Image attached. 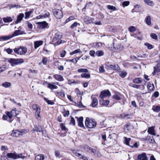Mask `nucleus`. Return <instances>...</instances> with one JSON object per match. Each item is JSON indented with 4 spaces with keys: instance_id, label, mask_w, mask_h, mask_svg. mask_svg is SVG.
I'll list each match as a JSON object with an SVG mask.
<instances>
[{
    "instance_id": "9d476101",
    "label": "nucleus",
    "mask_w": 160,
    "mask_h": 160,
    "mask_svg": "<svg viewBox=\"0 0 160 160\" xmlns=\"http://www.w3.org/2000/svg\"><path fill=\"white\" fill-rule=\"evenodd\" d=\"M52 35H53V38L52 40L53 42H54L61 38V35L60 32H52Z\"/></svg>"
},
{
    "instance_id": "f8f14e48",
    "label": "nucleus",
    "mask_w": 160,
    "mask_h": 160,
    "mask_svg": "<svg viewBox=\"0 0 160 160\" xmlns=\"http://www.w3.org/2000/svg\"><path fill=\"white\" fill-rule=\"evenodd\" d=\"M76 118L77 119L78 126L81 128H83L84 129L85 128L83 123V118L81 117L80 118L76 117Z\"/></svg>"
},
{
    "instance_id": "c756f323",
    "label": "nucleus",
    "mask_w": 160,
    "mask_h": 160,
    "mask_svg": "<svg viewBox=\"0 0 160 160\" xmlns=\"http://www.w3.org/2000/svg\"><path fill=\"white\" fill-rule=\"evenodd\" d=\"M147 88L150 91H152L154 89V86L153 83L148 82L147 85Z\"/></svg>"
},
{
    "instance_id": "09e8293b",
    "label": "nucleus",
    "mask_w": 160,
    "mask_h": 160,
    "mask_svg": "<svg viewBox=\"0 0 160 160\" xmlns=\"http://www.w3.org/2000/svg\"><path fill=\"white\" fill-rule=\"evenodd\" d=\"M148 139L147 140V142H149L151 143H153L155 141L152 136H149Z\"/></svg>"
},
{
    "instance_id": "de8ad7c7",
    "label": "nucleus",
    "mask_w": 160,
    "mask_h": 160,
    "mask_svg": "<svg viewBox=\"0 0 160 160\" xmlns=\"http://www.w3.org/2000/svg\"><path fill=\"white\" fill-rule=\"evenodd\" d=\"M107 8L109 10H112L114 11L116 10V8L115 7L110 5H108L107 6Z\"/></svg>"
},
{
    "instance_id": "8fccbe9b",
    "label": "nucleus",
    "mask_w": 160,
    "mask_h": 160,
    "mask_svg": "<svg viewBox=\"0 0 160 160\" xmlns=\"http://www.w3.org/2000/svg\"><path fill=\"white\" fill-rule=\"evenodd\" d=\"M99 70L100 73H103L105 71L104 69V67L102 65H101L99 68Z\"/></svg>"
},
{
    "instance_id": "20e7f679",
    "label": "nucleus",
    "mask_w": 160,
    "mask_h": 160,
    "mask_svg": "<svg viewBox=\"0 0 160 160\" xmlns=\"http://www.w3.org/2000/svg\"><path fill=\"white\" fill-rule=\"evenodd\" d=\"M32 108L33 110L35 111V116L38 120H41V117L40 115L41 109L40 107L37 104H33L32 105Z\"/></svg>"
},
{
    "instance_id": "052dcab7",
    "label": "nucleus",
    "mask_w": 160,
    "mask_h": 160,
    "mask_svg": "<svg viewBox=\"0 0 160 160\" xmlns=\"http://www.w3.org/2000/svg\"><path fill=\"white\" fill-rule=\"evenodd\" d=\"M55 154L57 157L60 158L62 157V155L61 154L60 152L58 151L56 152Z\"/></svg>"
},
{
    "instance_id": "412c9836",
    "label": "nucleus",
    "mask_w": 160,
    "mask_h": 160,
    "mask_svg": "<svg viewBox=\"0 0 160 160\" xmlns=\"http://www.w3.org/2000/svg\"><path fill=\"white\" fill-rule=\"evenodd\" d=\"M12 38V36L11 35L2 36L0 37V40L2 41H6L9 40Z\"/></svg>"
},
{
    "instance_id": "ddd939ff",
    "label": "nucleus",
    "mask_w": 160,
    "mask_h": 160,
    "mask_svg": "<svg viewBox=\"0 0 160 160\" xmlns=\"http://www.w3.org/2000/svg\"><path fill=\"white\" fill-rule=\"evenodd\" d=\"M137 160H148L146 154L145 153H142L138 155Z\"/></svg>"
},
{
    "instance_id": "a18cd8bd",
    "label": "nucleus",
    "mask_w": 160,
    "mask_h": 160,
    "mask_svg": "<svg viewBox=\"0 0 160 160\" xmlns=\"http://www.w3.org/2000/svg\"><path fill=\"white\" fill-rule=\"evenodd\" d=\"M96 54L97 56H101L104 55V52L102 51H98L96 52Z\"/></svg>"
},
{
    "instance_id": "58836bf2",
    "label": "nucleus",
    "mask_w": 160,
    "mask_h": 160,
    "mask_svg": "<svg viewBox=\"0 0 160 160\" xmlns=\"http://www.w3.org/2000/svg\"><path fill=\"white\" fill-rule=\"evenodd\" d=\"M81 77L82 78H90V74L86 73H82L81 74Z\"/></svg>"
},
{
    "instance_id": "3c124183",
    "label": "nucleus",
    "mask_w": 160,
    "mask_h": 160,
    "mask_svg": "<svg viewBox=\"0 0 160 160\" xmlns=\"http://www.w3.org/2000/svg\"><path fill=\"white\" fill-rule=\"evenodd\" d=\"M69 123H70V125H72V124L73 126H75V120L74 118L73 117H72L71 118V121Z\"/></svg>"
},
{
    "instance_id": "c85d7f7f",
    "label": "nucleus",
    "mask_w": 160,
    "mask_h": 160,
    "mask_svg": "<svg viewBox=\"0 0 160 160\" xmlns=\"http://www.w3.org/2000/svg\"><path fill=\"white\" fill-rule=\"evenodd\" d=\"M50 15V13L49 12H47L46 13L43 14V15L41 14L38 17V19H40L41 18H46L48 17Z\"/></svg>"
},
{
    "instance_id": "2eb2a0df",
    "label": "nucleus",
    "mask_w": 160,
    "mask_h": 160,
    "mask_svg": "<svg viewBox=\"0 0 160 160\" xmlns=\"http://www.w3.org/2000/svg\"><path fill=\"white\" fill-rule=\"evenodd\" d=\"M53 77L56 80L62 82L64 80L62 76L61 75L56 74L54 75Z\"/></svg>"
},
{
    "instance_id": "aec40b11",
    "label": "nucleus",
    "mask_w": 160,
    "mask_h": 160,
    "mask_svg": "<svg viewBox=\"0 0 160 160\" xmlns=\"http://www.w3.org/2000/svg\"><path fill=\"white\" fill-rule=\"evenodd\" d=\"M3 22L5 23H9L12 22L13 19L10 17H6L2 18Z\"/></svg>"
},
{
    "instance_id": "4c0bfd02",
    "label": "nucleus",
    "mask_w": 160,
    "mask_h": 160,
    "mask_svg": "<svg viewBox=\"0 0 160 160\" xmlns=\"http://www.w3.org/2000/svg\"><path fill=\"white\" fill-rule=\"evenodd\" d=\"M100 103L102 105H107L109 103V101L108 100H103L102 101H100Z\"/></svg>"
},
{
    "instance_id": "603ef678",
    "label": "nucleus",
    "mask_w": 160,
    "mask_h": 160,
    "mask_svg": "<svg viewBox=\"0 0 160 160\" xmlns=\"http://www.w3.org/2000/svg\"><path fill=\"white\" fill-rule=\"evenodd\" d=\"M0 68L2 70V72H3L5 71L7 68V66L6 65H3L1 67H0Z\"/></svg>"
},
{
    "instance_id": "37998d69",
    "label": "nucleus",
    "mask_w": 160,
    "mask_h": 160,
    "mask_svg": "<svg viewBox=\"0 0 160 160\" xmlns=\"http://www.w3.org/2000/svg\"><path fill=\"white\" fill-rule=\"evenodd\" d=\"M95 48H99L102 46V43L100 42H96L93 44Z\"/></svg>"
},
{
    "instance_id": "e433bc0d",
    "label": "nucleus",
    "mask_w": 160,
    "mask_h": 160,
    "mask_svg": "<svg viewBox=\"0 0 160 160\" xmlns=\"http://www.w3.org/2000/svg\"><path fill=\"white\" fill-rule=\"evenodd\" d=\"M142 82V79L140 78H137L133 80V83H140Z\"/></svg>"
},
{
    "instance_id": "dca6fc26",
    "label": "nucleus",
    "mask_w": 160,
    "mask_h": 160,
    "mask_svg": "<svg viewBox=\"0 0 160 160\" xmlns=\"http://www.w3.org/2000/svg\"><path fill=\"white\" fill-rule=\"evenodd\" d=\"M108 69H111L112 70H115L118 71L120 70V68L118 65H109L107 66V68Z\"/></svg>"
},
{
    "instance_id": "6ab92c4d",
    "label": "nucleus",
    "mask_w": 160,
    "mask_h": 160,
    "mask_svg": "<svg viewBox=\"0 0 160 160\" xmlns=\"http://www.w3.org/2000/svg\"><path fill=\"white\" fill-rule=\"evenodd\" d=\"M84 22L87 24H89L91 23H93V18H90L88 17H85L84 19Z\"/></svg>"
},
{
    "instance_id": "680f3d73",
    "label": "nucleus",
    "mask_w": 160,
    "mask_h": 160,
    "mask_svg": "<svg viewBox=\"0 0 160 160\" xmlns=\"http://www.w3.org/2000/svg\"><path fill=\"white\" fill-rule=\"evenodd\" d=\"M62 130L63 131H65L67 130V128L63 123H61L60 124Z\"/></svg>"
},
{
    "instance_id": "6e6552de",
    "label": "nucleus",
    "mask_w": 160,
    "mask_h": 160,
    "mask_svg": "<svg viewBox=\"0 0 160 160\" xmlns=\"http://www.w3.org/2000/svg\"><path fill=\"white\" fill-rule=\"evenodd\" d=\"M7 156L8 158L15 159L19 158H22V155L21 154H17L15 153H7Z\"/></svg>"
},
{
    "instance_id": "a19ab883",
    "label": "nucleus",
    "mask_w": 160,
    "mask_h": 160,
    "mask_svg": "<svg viewBox=\"0 0 160 160\" xmlns=\"http://www.w3.org/2000/svg\"><path fill=\"white\" fill-rule=\"evenodd\" d=\"M78 53H82V51L79 49H78L74 50V51L71 52L70 53V55H72Z\"/></svg>"
},
{
    "instance_id": "c03bdc74",
    "label": "nucleus",
    "mask_w": 160,
    "mask_h": 160,
    "mask_svg": "<svg viewBox=\"0 0 160 160\" xmlns=\"http://www.w3.org/2000/svg\"><path fill=\"white\" fill-rule=\"evenodd\" d=\"M124 138L125 144L127 145L130 146L129 144V142L131 140V138H127L126 137H124Z\"/></svg>"
},
{
    "instance_id": "1a4fd4ad",
    "label": "nucleus",
    "mask_w": 160,
    "mask_h": 160,
    "mask_svg": "<svg viewBox=\"0 0 160 160\" xmlns=\"http://www.w3.org/2000/svg\"><path fill=\"white\" fill-rule=\"evenodd\" d=\"M38 27L40 29H43L48 28V24L46 21L38 22L37 23Z\"/></svg>"
},
{
    "instance_id": "f3484780",
    "label": "nucleus",
    "mask_w": 160,
    "mask_h": 160,
    "mask_svg": "<svg viewBox=\"0 0 160 160\" xmlns=\"http://www.w3.org/2000/svg\"><path fill=\"white\" fill-rule=\"evenodd\" d=\"M155 127L153 126L149 127L148 128V132L149 134L153 135H155L156 133L154 130Z\"/></svg>"
},
{
    "instance_id": "0e129e2a",
    "label": "nucleus",
    "mask_w": 160,
    "mask_h": 160,
    "mask_svg": "<svg viewBox=\"0 0 160 160\" xmlns=\"http://www.w3.org/2000/svg\"><path fill=\"white\" fill-rule=\"evenodd\" d=\"M150 36H151V37L153 39L156 40L157 39V36L155 33H152L151 34Z\"/></svg>"
},
{
    "instance_id": "f257e3e1",
    "label": "nucleus",
    "mask_w": 160,
    "mask_h": 160,
    "mask_svg": "<svg viewBox=\"0 0 160 160\" xmlns=\"http://www.w3.org/2000/svg\"><path fill=\"white\" fill-rule=\"evenodd\" d=\"M28 132V130L26 129L16 130L12 131L11 135L14 137H18L24 135Z\"/></svg>"
},
{
    "instance_id": "f03ea898",
    "label": "nucleus",
    "mask_w": 160,
    "mask_h": 160,
    "mask_svg": "<svg viewBox=\"0 0 160 160\" xmlns=\"http://www.w3.org/2000/svg\"><path fill=\"white\" fill-rule=\"evenodd\" d=\"M97 122L94 119H90L87 118L85 120V125L88 128H91L96 127Z\"/></svg>"
},
{
    "instance_id": "423d86ee",
    "label": "nucleus",
    "mask_w": 160,
    "mask_h": 160,
    "mask_svg": "<svg viewBox=\"0 0 160 160\" xmlns=\"http://www.w3.org/2000/svg\"><path fill=\"white\" fill-rule=\"evenodd\" d=\"M6 115H4L2 116V118L4 120H7L9 122H11L13 120V116L11 113L10 111H8L5 112Z\"/></svg>"
},
{
    "instance_id": "4468645a",
    "label": "nucleus",
    "mask_w": 160,
    "mask_h": 160,
    "mask_svg": "<svg viewBox=\"0 0 160 160\" xmlns=\"http://www.w3.org/2000/svg\"><path fill=\"white\" fill-rule=\"evenodd\" d=\"M24 33V31H21L20 30H15L13 34L12 35V38L17 36L19 35L23 34Z\"/></svg>"
},
{
    "instance_id": "cd10ccee",
    "label": "nucleus",
    "mask_w": 160,
    "mask_h": 160,
    "mask_svg": "<svg viewBox=\"0 0 160 160\" xmlns=\"http://www.w3.org/2000/svg\"><path fill=\"white\" fill-rule=\"evenodd\" d=\"M11 84L10 82H5L2 84V86L5 88H8L11 86Z\"/></svg>"
},
{
    "instance_id": "4be33fe9",
    "label": "nucleus",
    "mask_w": 160,
    "mask_h": 160,
    "mask_svg": "<svg viewBox=\"0 0 160 160\" xmlns=\"http://www.w3.org/2000/svg\"><path fill=\"white\" fill-rule=\"evenodd\" d=\"M24 16V14L23 13L20 14L18 17L17 19L15 22L16 23H18L22 19Z\"/></svg>"
},
{
    "instance_id": "b1692460",
    "label": "nucleus",
    "mask_w": 160,
    "mask_h": 160,
    "mask_svg": "<svg viewBox=\"0 0 160 160\" xmlns=\"http://www.w3.org/2000/svg\"><path fill=\"white\" fill-rule=\"evenodd\" d=\"M74 155L77 157H79L80 158H82L84 160H85L87 159V158L86 157L83 156L81 153H78L76 152H74Z\"/></svg>"
},
{
    "instance_id": "338daca9",
    "label": "nucleus",
    "mask_w": 160,
    "mask_h": 160,
    "mask_svg": "<svg viewBox=\"0 0 160 160\" xmlns=\"http://www.w3.org/2000/svg\"><path fill=\"white\" fill-rule=\"evenodd\" d=\"M5 51L8 54H10L13 52L12 49L10 48H8L6 49Z\"/></svg>"
},
{
    "instance_id": "5fc2aeb1",
    "label": "nucleus",
    "mask_w": 160,
    "mask_h": 160,
    "mask_svg": "<svg viewBox=\"0 0 160 160\" xmlns=\"http://www.w3.org/2000/svg\"><path fill=\"white\" fill-rule=\"evenodd\" d=\"M130 3V2L128 1H125L123 2L122 3V6L124 7L125 6H128Z\"/></svg>"
},
{
    "instance_id": "4d7b16f0",
    "label": "nucleus",
    "mask_w": 160,
    "mask_h": 160,
    "mask_svg": "<svg viewBox=\"0 0 160 160\" xmlns=\"http://www.w3.org/2000/svg\"><path fill=\"white\" fill-rule=\"evenodd\" d=\"M36 128V129H33V130L34 131V132L37 131V132H41L42 131V128L39 126L38 127H37Z\"/></svg>"
},
{
    "instance_id": "393cba45",
    "label": "nucleus",
    "mask_w": 160,
    "mask_h": 160,
    "mask_svg": "<svg viewBox=\"0 0 160 160\" xmlns=\"http://www.w3.org/2000/svg\"><path fill=\"white\" fill-rule=\"evenodd\" d=\"M98 104V100L97 98H94L92 99V106L93 107H95Z\"/></svg>"
},
{
    "instance_id": "bf43d9fd",
    "label": "nucleus",
    "mask_w": 160,
    "mask_h": 160,
    "mask_svg": "<svg viewBox=\"0 0 160 160\" xmlns=\"http://www.w3.org/2000/svg\"><path fill=\"white\" fill-rule=\"evenodd\" d=\"M57 93L58 95L60 96L62 98H64L65 97V94L64 92H57Z\"/></svg>"
},
{
    "instance_id": "13d9d810",
    "label": "nucleus",
    "mask_w": 160,
    "mask_h": 160,
    "mask_svg": "<svg viewBox=\"0 0 160 160\" xmlns=\"http://www.w3.org/2000/svg\"><path fill=\"white\" fill-rule=\"evenodd\" d=\"M128 30L130 32H133L135 31L136 29L134 27L132 26L129 28Z\"/></svg>"
},
{
    "instance_id": "473e14b6",
    "label": "nucleus",
    "mask_w": 160,
    "mask_h": 160,
    "mask_svg": "<svg viewBox=\"0 0 160 160\" xmlns=\"http://www.w3.org/2000/svg\"><path fill=\"white\" fill-rule=\"evenodd\" d=\"M152 109L155 112H158L160 111V107L158 106H153Z\"/></svg>"
},
{
    "instance_id": "69168bd1",
    "label": "nucleus",
    "mask_w": 160,
    "mask_h": 160,
    "mask_svg": "<svg viewBox=\"0 0 160 160\" xmlns=\"http://www.w3.org/2000/svg\"><path fill=\"white\" fill-rule=\"evenodd\" d=\"M83 149L85 150L88 149L89 150H92V149L91 148L89 147L86 145H84V146H83Z\"/></svg>"
},
{
    "instance_id": "6e6d98bb",
    "label": "nucleus",
    "mask_w": 160,
    "mask_h": 160,
    "mask_svg": "<svg viewBox=\"0 0 160 160\" xmlns=\"http://www.w3.org/2000/svg\"><path fill=\"white\" fill-rule=\"evenodd\" d=\"M78 24H79V23H78L77 22H74L70 26V28L71 29H73L77 27Z\"/></svg>"
},
{
    "instance_id": "c9c22d12",
    "label": "nucleus",
    "mask_w": 160,
    "mask_h": 160,
    "mask_svg": "<svg viewBox=\"0 0 160 160\" xmlns=\"http://www.w3.org/2000/svg\"><path fill=\"white\" fill-rule=\"evenodd\" d=\"M119 74L121 77L124 78L127 75V73L125 71H122L119 72Z\"/></svg>"
},
{
    "instance_id": "a211bd4d",
    "label": "nucleus",
    "mask_w": 160,
    "mask_h": 160,
    "mask_svg": "<svg viewBox=\"0 0 160 160\" xmlns=\"http://www.w3.org/2000/svg\"><path fill=\"white\" fill-rule=\"evenodd\" d=\"M43 42L42 41H37L34 42V48L37 49L38 48L42 45Z\"/></svg>"
},
{
    "instance_id": "bb28decb",
    "label": "nucleus",
    "mask_w": 160,
    "mask_h": 160,
    "mask_svg": "<svg viewBox=\"0 0 160 160\" xmlns=\"http://www.w3.org/2000/svg\"><path fill=\"white\" fill-rule=\"evenodd\" d=\"M33 12V9H31L28 12H27L25 13V18L26 19L28 18H29L30 16L31 15V14Z\"/></svg>"
},
{
    "instance_id": "e2e57ef3",
    "label": "nucleus",
    "mask_w": 160,
    "mask_h": 160,
    "mask_svg": "<svg viewBox=\"0 0 160 160\" xmlns=\"http://www.w3.org/2000/svg\"><path fill=\"white\" fill-rule=\"evenodd\" d=\"M144 1L148 5L151 6L153 4L152 1L149 0H144Z\"/></svg>"
},
{
    "instance_id": "a878e982",
    "label": "nucleus",
    "mask_w": 160,
    "mask_h": 160,
    "mask_svg": "<svg viewBox=\"0 0 160 160\" xmlns=\"http://www.w3.org/2000/svg\"><path fill=\"white\" fill-rule=\"evenodd\" d=\"M113 47L118 52L121 50L123 48V46L120 44H117L115 45H114Z\"/></svg>"
},
{
    "instance_id": "ea45409f",
    "label": "nucleus",
    "mask_w": 160,
    "mask_h": 160,
    "mask_svg": "<svg viewBox=\"0 0 160 160\" xmlns=\"http://www.w3.org/2000/svg\"><path fill=\"white\" fill-rule=\"evenodd\" d=\"M146 23L148 25H150L151 24V18L149 16L147 17L145 19Z\"/></svg>"
},
{
    "instance_id": "7c9ffc66",
    "label": "nucleus",
    "mask_w": 160,
    "mask_h": 160,
    "mask_svg": "<svg viewBox=\"0 0 160 160\" xmlns=\"http://www.w3.org/2000/svg\"><path fill=\"white\" fill-rule=\"evenodd\" d=\"M10 112L13 117H15L17 116L19 114L18 112L16 110V109L15 108L13 109Z\"/></svg>"
},
{
    "instance_id": "2f4dec72",
    "label": "nucleus",
    "mask_w": 160,
    "mask_h": 160,
    "mask_svg": "<svg viewBox=\"0 0 160 160\" xmlns=\"http://www.w3.org/2000/svg\"><path fill=\"white\" fill-rule=\"evenodd\" d=\"M47 84L48 85V87L51 89H57L58 88L57 86L52 84H51L49 83H47Z\"/></svg>"
},
{
    "instance_id": "79ce46f5",
    "label": "nucleus",
    "mask_w": 160,
    "mask_h": 160,
    "mask_svg": "<svg viewBox=\"0 0 160 160\" xmlns=\"http://www.w3.org/2000/svg\"><path fill=\"white\" fill-rule=\"evenodd\" d=\"M78 72H85L87 73L88 72V70L86 68H80L78 70Z\"/></svg>"
},
{
    "instance_id": "774afa93",
    "label": "nucleus",
    "mask_w": 160,
    "mask_h": 160,
    "mask_svg": "<svg viewBox=\"0 0 160 160\" xmlns=\"http://www.w3.org/2000/svg\"><path fill=\"white\" fill-rule=\"evenodd\" d=\"M93 5V2H90L87 3L85 6V8H88L91 7Z\"/></svg>"
},
{
    "instance_id": "9b49d317",
    "label": "nucleus",
    "mask_w": 160,
    "mask_h": 160,
    "mask_svg": "<svg viewBox=\"0 0 160 160\" xmlns=\"http://www.w3.org/2000/svg\"><path fill=\"white\" fill-rule=\"evenodd\" d=\"M111 95V93L109 91L107 90L102 91L100 95V97L102 99L104 98L105 97L110 96Z\"/></svg>"
},
{
    "instance_id": "f704fd0d",
    "label": "nucleus",
    "mask_w": 160,
    "mask_h": 160,
    "mask_svg": "<svg viewBox=\"0 0 160 160\" xmlns=\"http://www.w3.org/2000/svg\"><path fill=\"white\" fill-rule=\"evenodd\" d=\"M121 94L118 92L116 93L113 96V97L114 99H115L117 100H119L121 99Z\"/></svg>"
},
{
    "instance_id": "864d4df0",
    "label": "nucleus",
    "mask_w": 160,
    "mask_h": 160,
    "mask_svg": "<svg viewBox=\"0 0 160 160\" xmlns=\"http://www.w3.org/2000/svg\"><path fill=\"white\" fill-rule=\"evenodd\" d=\"M75 18L73 16H71L67 19L65 21V23H67L68 22L74 19Z\"/></svg>"
},
{
    "instance_id": "72a5a7b5",
    "label": "nucleus",
    "mask_w": 160,
    "mask_h": 160,
    "mask_svg": "<svg viewBox=\"0 0 160 160\" xmlns=\"http://www.w3.org/2000/svg\"><path fill=\"white\" fill-rule=\"evenodd\" d=\"M45 158L44 156L42 154H39L36 156L35 160H43Z\"/></svg>"
},
{
    "instance_id": "5701e85b",
    "label": "nucleus",
    "mask_w": 160,
    "mask_h": 160,
    "mask_svg": "<svg viewBox=\"0 0 160 160\" xmlns=\"http://www.w3.org/2000/svg\"><path fill=\"white\" fill-rule=\"evenodd\" d=\"M154 70L152 73L153 75H155L157 74L158 72H160V67L158 65H157V66H155L154 68Z\"/></svg>"
},
{
    "instance_id": "39448f33",
    "label": "nucleus",
    "mask_w": 160,
    "mask_h": 160,
    "mask_svg": "<svg viewBox=\"0 0 160 160\" xmlns=\"http://www.w3.org/2000/svg\"><path fill=\"white\" fill-rule=\"evenodd\" d=\"M13 51L17 54L23 55L27 52V50L26 48L20 46L19 48H14L13 49Z\"/></svg>"
},
{
    "instance_id": "7ed1b4c3",
    "label": "nucleus",
    "mask_w": 160,
    "mask_h": 160,
    "mask_svg": "<svg viewBox=\"0 0 160 160\" xmlns=\"http://www.w3.org/2000/svg\"><path fill=\"white\" fill-rule=\"evenodd\" d=\"M8 61L10 63L12 66H14L16 65L23 63L24 62V60L22 58L15 59L11 58L8 59Z\"/></svg>"
},
{
    "instance_id": "49530a36",
    "label": "nucleus",
    "mask_w": 160,
    "mask_h": 160,
    "mask_svg": "<svg viewBox=\"0 0 160 160\" xmlns=\"http://www.w3.org/2000/svg\"><path fill=\"white\" fill-rule=\"evenodd\" d=\"M44 100L48 103V104L53 105L54 104V102L52 101L48 100L47 98H44Z\"/></svg>"
},
{
    "instance_id": "0eeeda50",
    "label": "nucleus",
    "mask_w": 160,
    "mask_h": 160,
    "mask_svg": "<svg viewBox=\"0 0 160 160\" xmlns=\"http://www.w3.org/2000/svg\"><path fill=\"white\" fill-rule=\"evenodd\" d=\"M53 12L54 16L58 19H60L63 16L62 12L61 10L59 9H54Z\"/></svg>"
}]
</instances>
